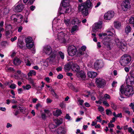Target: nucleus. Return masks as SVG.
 Segmentation results:
<instances>
[{
	"instance_id": "nucleus-8",
	"label": "nucleus",
	"mask_w": 134,
	"mask_h": 134,
	"mask_svg": "<svg viewBox=\"0 0 134 134\" xmlns=\"http://www.w3.org/2000/svg\"><path fill=\"white\" fill-rule=\"evenodd\" d=\"M78 9L79 12L84 16H86L88 14V9L85 5V4L84 3L79 4Z\"/></svg>"
},
{
	"instance_id": "nucleus-24",
	"label": "nucleus",
	"mask_w": 134,
	"mask_h": 134,
	"mask_svg": "<svg viewBox=\"0 0 134 134\" xmlns=\"http://www.w3.org/2000/svg\"><path fill=\"white\" fill-rule=\"evenodd\" d=\"M72 66V63H69L66 65L64 67V69L66 72L69 71L71 69Z\"/></svg>"
},
{
	"instance_id": "nucleus-53",
	"label": "nucleus",
	"mask_w": 134,
	"mask_h": 134,
	"mask_svg": "<svg viewBox=\"0 0 134 134\" xmlns=\"http://www.w3.org/2000/svg\"><path fill=\"white\" fill-rule=\"evenodd\" d=\"M16 85L14 83H12L10 86L9 87L12 89H14L16 88Z\"/></svg>"
},
{
	"instance_id": "nucleus-13",
	"label": "nucleus",
	"mask_w": 134,
	"mask_h": 134,
	"mask_svg": "<svg viewBox=\"0 0 134 134\" xmlns=\"http://www.w3.org/2000/svg\"><path fill=\"white\" fill-rule=\"evenodd\" d=\"M11 19L15 22L20 23L23 21V16L21 15L14 14L11 16Z\"/></svg>"
},
{
	"instance_id": "nucleus-64",
	"label": "nucleus",
	"mask_w": 134,
	"mask_h": 134,
	"mask_svg": "<svg viewBox=\"0 0 134 134\" xmlns=\"http://www.w3.org/2000/svg\"><path fill=\"white\" fill-rule=\"evenodd\" d=\"M117 83V82L116 81H114L112 84V86L113 87H115Z\"/></svg>"
},
{
	"instance_id": "nucleus-49",
	"label": "nucleus",
	"mask_w": 134,
	"mask_h": 134,
	"mask_svg": "<svg viewBox=\"0 0 134 134\" xmlns=\"http://www.w3.org/2000/svg\"><path fill=\"white\" fill-rule=\"evenodd\" d=\"M106 114L108 115H110L111 114L112 112L111 111L110 109H107L106 110Z\"/></svg>"
},
{
	"instance_id": "nucleus-23",
	"label": "nucleus",
	"mask_w": 134,
	"mask_h": 134,
	"mask_svg": "<svg viewBox=\"0 0 134 134\" xmlns=\"http://www.w3.org/2000/svg\"><path fill=\"white\" fill-rule=\"evenodd\" d=\"M9 9L7 8H2L1 9V17H3L8 13Z\"/></svg>"
},
{
	"instance_id": "nucleus-48",
	"label": "nucleus",
	"mask_w": 134,
	"mask_h": 134,
	"mask_svg": "<svg viewBox=\"0 0 134 134\" xmlns=\"http://www.w3.org/2000/svg\"><path fill=\"white\" fill-rule=\"evenodd\" d=\"M49 127L50 129H54L56 127V126L54 124L51 123L49 125Z\"/></svg>"
},
{
	"instance_id": "nucleus-10",
	"label": "nucleus",
	"mask_w": 134,
	"mask_h": 134,
	"mask_svg": "<svg viewBox=\"0 0 134 134\" xmlns=\"http://www.w3.org/2000/svg\"><path fill=\"white\" fill-rule=\"evenodd\" d=\"M77 50L75 47L73 45H71L69 46L68 48V52L69 55L73 56L76 53Z\"/></svg>"
},
{
	"instance_id": "nucleus-54",
	"label": "nucleus",
	"mask_w": 134,
	"mask_h": 134,
	"mask_svg": "<svg viewBox=\"0 0 134 134\" xmlns=\"http://www.w3.org/2000/svg\"><path fill=\"white\" fill-rule=\"evenodd\" d=\"M103 103L105 106L109 107V104L106 101H104L103 102Z\"/></svg>"
},
{
	"instance_id": "nucleus-55",
	"label": "nucleus",
	"mask_w": 134,
	"mask_h": 134,
	"mask_svg": "<svg viewBox=\"0 0 134 134\" xmlns=\"http://www.w3.org/2000/svg\"><path fill=\"white\" fill-rule=\"evenodd\" d=\"M41 118L43 120H45L46 119V116L45 114L44 113H42L41 114Z\"/></svg>"
},
{
	"instance_id": "nucleus-43",
	"label": "nucleus",
	"mask_w": 134,
	"mask_h": 134,
	"mask_svg": "<svg viewBox=\"0 0 134 134\" xmlns=\"http://www.w3.org/2000/svg\"><path fill=\"white\" fill-rule=\"evenodd\" d=\"M72 23L74 24H78L80 23V21L77 18H76L73 20Z\"/></svg>"
},
{
	"instance_id": "nucleus-12",
	"label": "nucleus",
	"mask_w": 134,
	"mask_h": 134,
	"mask_svg": "<svg viewBox=\"0 0 134 134\" xmlns=\"http://www.w3.org/2000/svg\"><path fill=\"white\" fill-rule=\"evenodd\" d=\"M115 15V13L112 10L108 11L104 15V18L107 20H110L112 19Z\"/></svg>"
},
{
	"instance_id": "nucleus-62",
	"label": "nucleus",
	"mask_w": 134,
	"mask_h": 134,
	"mask_svg": "<svg viewBox=\"0 0 134 134\" xmlns=\"http://www.w3.org/2000/svg\"><path fill=\"white\" fill-rule=\"evenodd\" d=\"M12 126V125L10 124L9 123H7V124L6 127L7 128H8L11 127Z\"/></svg>"
},
{
	"instance_id": "nucleus-5",
	"label": "nucleus",
	"mask_w": 134,
	"mask_h": 134,
	"mask_svg": "<svg viewBox=\"0 0 134 134\" xmlns=\"http://www.w3.org/2000/svg\"><path fill=\"white\" fill-rule=\"evenodd\" d=\"M114 30L113 28L108 29L106 31V32L102 33L99 34L98 35L100 39H102L103 38V36H107L105 37V40L107 38L108 39L110 38L113 37L115 36V35L113 34L112 32Z\"/></svg>"
},
{
	"instance_id": "nucleus-1",
	"label": "nucleus",
	"mask_w": 134,
	"mask_h": 134,
	"mask_svg": "<svg viewBox=\"0 0 134 134\" xmlns=\"http://www.w3.org/2000/svg\"><path fill=\"white\" fill-rule=\"evenodd\" d=\"M62 21L57 18H55L52 22V29L54 32L55 38L58 42L65 44L68 39L70 33L68 31H64L58 32L57 30L62 28Z\"/></svg>"
},
{
	"instance_id": "nucleus-26",
	"label": "nucleus",
	"mask_w": 134,
	"mask_h": 134,
	"mask_svg": "<svg viewBox=\"0 0 134 134\" xmlns=\"http://www.w3.org/2000/svg\"><path fill=\"white\" fill-rule=\"evenodd\" d=\"M57 132L58 134H64L65 131L63 127L60 126L57 130Z\"/></svg>"
},
{
	"instance_id": "nucleus-20",
	"label": "nucleus",
	"mask_w": 134,
	"mask_h": 134,
	"mask_svg": "<svg viewBox=\"0 0 134 134\" xmlns=\"http://www.w3.org/2000/svg\"><path fill=\"white\" fill-rule=\"evenodd\" d=\"M24 8V5L22 4L19 3L15 6L14 8V11L16 12H21Z\"/></svg>"
},
{
	"instance_id": "nucleus-21",
	"label": "nucleus",
	"mask_w": 134,
	"mask_h": 134,
	"mask_svg": "<svg viewBox=\"0 0 134 134\" xmlns=\"http://www.w3.org/2000/svg\"><path fill=\"white\" fill-rule=\"evenodd\" d=\"M29 57V56L25 55L24 57V60L26 65L28 66H31L32 62Z\"/></svg>"
},
{
	"instance_id": "nucleus-15",
	"label": "nucleus",
	"mask_w": 134,
	"mask_h": 134,
	"mask_svg": "<svg viewBox=\"0 0 134 134\" xmlns=\"http://www.w3.org/2000/svg\"><path fill=\"white\" fill-rule=\"evenodd\" d=\"M94 68L95 69L98 70L104 67V64L102 60H97L94 63Z\"/></svg>"
},
{
	"instance_id": "nucleus-32",
	"label": "nucleus",
	"mask_w": 134,
	"mask_h": 134,
	"mask_svg": "<svg viewBox=\"0 0 134 134\" xmlns=\"http://www.w3.org/2000/svg\"><path fill=\"white\" fill-rule=\"evenodd\" d=\"M54 121L57 125H59L62 124V119H56L54 120Z\"/></svg>"
},
{
	"instance_id": "nucleus-28",
	"label": "nucleus",
	"mask_w": 134,
	"mask_h": 134,
	"mask_svg": "<svg viewBox=\"0 0 134 134\" xmlns=\"http://www.w3.org/2000/svg\"><path fill=\"white\" fill-rule=\"evenodd\" d=\"M84 3L85 4V5L87 6V8L88 9L89 8H90L92 6L91 1L90 0H87Z\"/></svg>"
},
{
	"instance_id": "nucleus-39",
	"label": "nucleus",
	"mask_w": 134,
	"mask_h": 134,
	"mask_svg": "<svg viewBox=\"0 0 134 134\" xmlns=\"http://www.w3.org/2000/svg\"><path fill=\"white\" fill-rule=\"evenodd\" d=\"M25 42L26 44H28L30 42H32V38L30 37H28L26 38L25 39Z\"/></svg>"
},
{
	"instance_id": "nucleus-19",
	"label": "nucleus",
	"mask_w": 134,
	"mask_h": 134,
	"mask_svg": "<svg viewBox=\"0 0 134 134\" xmlns=\"http://www.w3.org/2000/svg\"><path fill=\"white\" fill-rule=\"evenodd\" d=\"M61 5H62V6L60 7L58 10H61L64 8L68 7L69 5V0H62Z\"/></svg>"
},
{
	"instance_id": "nucleus-18",
	"label": "nucleus",
	"mask_w": 134,
	"mask_h": 134,
	"mask_svg": "<svg viewBox=\"0 0 134 134\" xmlns=\"http://www.w3.org/2000/svg\"><path fill=\"white\" fill-rule=\"evenodd\" d=\"M102 27V22L95 23L94 26L93 27L92 30L93 32H96L98 31Z\"/></svg>"
},
{
	"instance_id": "nucleus-51",
	"label": "nucleus",
	"mask_w": 134,
	"mask_h": 134,
	"mask_svg": "<svg viewBox=\"0 0 134 134\" xmlns=\"http://www.w3.org/2000/svg\"><path fill=\"white\" fill-rule=\"evenodd\" d=\"M128 131L131 134H134V130H133L131 127H130L128 128Z\"/></svg>"
},
{
	"instance_id": "nucleus-4",
	"label": "nucleus",
	"mask_w": 134,
	"mask_h": 134,
	"mask_svg": "<svg viewBox=\"0 0 134 134\" xmlns=\"http://www.w3.org/2000/svg\"><path fill=\"white\" fill-rule=\"evenodd\" d=\"M80 67L76 64L72 63V66L71 69L74 72H76V75L80 79L85 80L86 78V75L85 72L82 71L79 72L80 70Z\"/></svg>"
},
{
	"instance_id": "nucleus-44",
	"label": "nucleus",
	"mask_w": 134,
	"mask_h": 134,
	"mask_svg": "<svg viewBox=\"0 0 134 134\" xmlns=\"http://www.w3.org/2000/svg\"><path fill=\"white\" fill-rule=\"evenodd\" d=\"M98 109L99 111H100L102 114H103L104 113L103 112L104 109L102 106H99L98 108Z\"/></svg>"
},
{
	"instance_id": "nucleus-56",
	"label": "nucleus",
	"mask_w": 134,
	"mask_h": 134,
	"mask_svg": "<svg viewBox=\"0 0 134 134\" xmlns=\"http://www.w3.org/2000/svg\"><path fill=\"white\" fill-rule=\"evenodd\" d=\"M65 118L69 120H71V117L68 114H66V116L65 117Z\"/></svg>"
},
{
	"instance_id": "nucleus-50",
	"label": "nucleus",
	"mask_w": 134,
	"mask_h": 134,
	"mask_svg": "<svg viewBox=\"0 0 134 134\" xmlns=\"http://www.w3.org/2000/svg\"><path fill=\"white\" fill-rule=\"evenodd\" d=\"M1 44L2 46L5 47L7 46L8 45V43L7 41H3L1 42Z\"/></svg>"
},
{
	"instance_id": "nucleus-2",
	"label": "nucleus",
	"mask_w": 134,
	"mask_h": 134,
	"mask_svg": "<svg viewBox=\"0 0 134 134\" xmlns=\"http://www.w3.org/2000/svg\"><path fill=\"white\" fill-rule=\"evenodd\" d=\"M64 58V54L61 52H59L57 54H56V52H54L52 53L51 57L47 58L44 62V63H46L47 65H48L49 63L52 61L57 60L58 61L60 60H63Z\"/></svg>"
},
{
	"instance_id": "nucleus-17",
	"label": "nucleus",
	"mask_w": 134,
	"mask_h": 134,
	"mask_svg": "<svg viewBox=\"0 0 134 134\" xmlns=\"http://www.w3.org/2000/svg\"><path fill=\"white\" fill-rule=\"evenodd\" d=\"M125 81L127 84L132 85L134 84V77L131 75H127L126 77Z\"/></svg>"
},
{
	"instance_id": "nucleus-9",
	"label": "nucleus",
	"mask_w": 134,
	"mask_h": 134,
	"mask_svg": "<svg viewBox=\"0 0 134 134\" xmlns=\"http://www.w3.org/2000/svg\"><path fill=\"white\" fill-rule=\"evenodd\" d=\"M96 83L98 87L103 88L106 85V81L101 78H97L96 79Z\"/></svg>"
},
{
	"instance_id": "nucleus-63",
	"label": "nucleus",
	"mask_w": 134,
	"mask_h": 134,
	"mask_svg": "<svg viewBox=\"0 0 134 134\" xmlns=\"http://www.w3.org/2000/svg\"><path fill=\"white\" fill-rule=\"evenodd\" d=\"M131 107V108L134 109V103H131L129 105Z\"/></svg>"
},
{
	"instance_id": "nucleus-60",
	"label": "nucleus",
	"mask_w": 134,
	"mask_h": 134,
	"mask_svg": "<svg viewBox=\"0 0 134 134\" xmlns=\"http://www.w3.org/2000/svg\"><path fill=\"white\" fill-rule=\"evenodd\" d=\"M35 8V6L32 5L30 7V9L32 11H33L34 10Z\"/></svg>"
},
{
	"instance_id": "nucleus-42",
	"label": "nucleus",
	"mask_w": 134,
	"mask_h": 134,
	"mask_svg": "<svg viewBox=\"0 0 134 134\" xmlns=\"http://www.w3.org/2000/svg\"><path fill=\"white\" fill-rule=\"evenodd\" d=\"M34 45V44L33 42L26 44V47L29 49H30L32 48L33 46Z\"/></svg>"
},
{
	"instance_id": "nucleus-16",
	"label": "nucleus",
	"mask_w": 134,
	"mask_h": 134,
	"mask_svg": "<svg viewBox=\"0 0 134 134\" xmlns=\"http://www.w3.org/2000/svg\"><path fill=\"white\" fill-rule=\"evenodd\" d=\"M15 74L14 76V78L16 79H23V77L26 76L25 74L22 72L20 70H18L16 73L13 72Z\"/></svg>"
},
{
	"instance_id": "nucleus-57",
	"label": "nucleus",
	"mask_w": 134,
	"mask_h": 134,
	"mask_svg": "<svg viewBox=\"0 0 134 134\" xmlns=\"http://www.w3.org/2000/svg\"><path fill=\"white\" fill-rule=\"evenodd\" d=\"M60 106L62 108H63L65 107V104L64 102H62L60 103Z\"/></svg>"
},
{
	"instance_id": "nucleus-61",
	"label": "nucleus",
	"mask_w": 134,
	"mask_h": 134,
	"mask_svg": "<svg viewBox=\"0 0 134 134\" xmlns=\"http://www.w3.org/2000/svg\"><path fill=\"white\" fill-rule=\"evenodd\" d=\"M79 104L81 105H82L84 102V101L83 100L79 99L78 100Z\"/></svg>"
},
{
	"instance_id": "nucleus-27",
	"label": "nucleus",
	"mask_w": 134,
	"mask_h": 134,
	"mask_svg": "<svg viewBox=\"0 0 134 134\" xmlns=\"http://www.w3.org/2000/svg\"><path fill=\"white\" fill-rule=\"evenodd\" d=\"M21 61L17 57L15 58L13 60L14 64L16 65H19L21 63Z\"/></svg>"
},
{
	"instance_id": "nucleus-31",
	"label": "nucleus",
	"mask_w": 134,
	"mask_h": 134,
	"mask_svg": "<svg viewBox=\"0 0 134 134\" xmlns=\"http://www.w3.org/2000/svg\"><path fill=\"white\" fill-rule=\"evenodd\" d=\"M36 72L34 70H31L27 74V75L28 77L35 76L36 75Z\"/></svg>"
},
{
	"instance_id": "nucleus-59",
	"label": "nucleus",
	"mask_w": 134,
	"mask_h": 134,
	"mask_svg": "<svg viewBox=\"0 0 134 134\" xmlns=\"http://www.w3.org/2000/svg\"><path fill=\"white\" fill-rule=\"evenodd\" d=\"M101 115H100L99 116H98L97 117V119L99 120L98 121H98L100 122L102 121V119L100 118Z\"/></svg>"
},
{
	"instance_id": "nucleus-6",
	"label": "nucleus",
	"mask_w": 134,
	"mask_h": 134,
	"mask_svg": "<svg viewBox=\"0 0 134 134\" xmlns=\"http://www.w3.org/2000/svg\"><path fill=\"white\" fill-rule=\"evenodd\" d=\"M131 60L130 56L128 54H124L121 57L120 62L121 65L125 66L129 64Z\"/></svg>"
},
{
	"instance_id": "nucleus-37",
	"label": "nucleus",
	"mask_w": 134,
	"mask_h": 134,
	"mask_svg": "<svg viewBox=\"0 0 134 134\" xmlns=\"http://www.w3.org/2000/svg\"><path fill=\"white\" fill-rule=\"evenodd\" d=\"M133 41L132 40V38H131L126 41V42L127 43V44H128L129 46H131L134 44Z\"/></svg>"
},
{
	"instance_id": "nucleus-38",
	"label": "nucleus",
	"mask_w": 134,
	"mask_h": 134,
	"mask_svg": "<svg viewBox=\"0 0 134 134\" xmlns=\"http://www.w3.org/2000/svg\"><path fill=\"white\" fill-rule=\"evenodd\" d=\"M35 0H23V2L25 3L28 2V3L29 5H31L33 4Z\"/></svg>"
},
{
	"instance_id": "nucleus-41",
	"label": "nucleus",
	"mask_w": 134,
	"mask_h": 134,
	"mask_svg": "<svg viewBox=\"0 0 134 134\" xmlns=\"http://www.w3.org/2000/svg\"><path fill=\"white\" fill-rule=\"evenodd\" d=\"M24 90H29L31 88V86L29 84H27L26 86H23L22 87Z\"/></svg>"
},
{
	"instance_id": "nucleus-52",
	"label": "nucleus",
	"mask_w": 134,
	"mask_h": 134,
	"mask_svg": "<svg viewBox=\"0 0 134 134\" xmlns=\"http://www.w3.org/2000/svg\"><path fill=\"white\" fill-rule=\"evenodd\" d=\"M104 98L106 100L110 99V96L109 94H105L104 96Z\"/></svg>"
},
{
	"instance_id": "nucleus-22",
	"label": "nucleus",
	"mask_w": 134,
	"mask_h": 134,
	"mask_svg": "<svg viewBox=\"0 0 134 134\" xmlns=\"http://www.w3.org/2000/svg\"><path fill=\"white\" fill-rule=\"evenodd\" d=\"M71 7L69 5L68 7L62 9L61 10H58V13L60 15L64 13H69L71 11Z\"/></svg>"
},
{
	"instance_id": "nucleus-40",
	"label": "nucleus",
	"mask_w": 134,
	"mask_h": 134,
	"mask_svg": "<svg viewBox=\"0 0 134 134\" xmlns=\"http://www.w3.org/2000/svg\"><path fill=\"white\" fill-rule=\"evenodd\" d=\"M69 86H70V88L72 90L75 92H77L78 91V90L71 83L69 84Z\"/></svg>"
},
{
	"instance_id": "nucleus-47",
	"label": "nucleus",
	"mask_w": 134,
	"mask_h": 134,
	"mask_svg": "<svg viewBox=\"0 0 134 134\" xmlns=\"http://www.w3.org/2000/svg\"><path fill=\"white\" fill-rule=\"evenodd\" d=\"M64 23L67 26H68L70 25V20L69 19H65Z\"/></svg>"
},
{
	"instance_id": "nucleus-30",
	"label": "nucleus",
	"mask_w": 134,
	"mask_h": 134,
	"mask_svg": "<svg viewBox=\"0 0 134 134\" xmlns=\"http://www.w3.org/2000/svg\"><path fill=\"white\" fill-rule=\"evenodd\" d=\"M62 112L61 110L60 109H57L55 111H53V114L54 115L58 116Z\"/></svg>"
},
{
	"instance_id": "nucleus-3",
	"label": "nucleus",
	"mask_w": 134,
	"mask_h": 134,
	"mask_svg": "<svg viewBox=\"0 0 134 134\" xmlns=\"http://www.w3.org/2000/svg\"><path fill=\"white\" fill-rule=\"evenodd\" d=\"M123 85L121 86L120 88V91L122 94H124L126 96H132L134 93L133 88L131 86L128 85L125 88Z\"/></svg>"
},
{
	"instance_id": "nucleus-14",
	"label": "nucleus",
	"mask_w": 134,
	"mask_h": 134,
	"mask_svg": "<svg viewBox=\"0 0 134 134\" xmlns=\"http://www.w3.org/2000/svg\"><path fill=\"white\" fill-rule=\"evenodd\" d=\"M43 53H45L48 55H49L51 54L50 57H51L52 53H54V52L52 51L51 47L47 45L43 47Z\"/></svg>"
},
{
	"instance_id": "nucleus-34",
	"label": "nucleus",
	"mask_w": 134,
	"mask_h": 134,
	"mask_svg": "<svg viewBox=\"0 0 134 134\" xmlns=\"http://www.w3.org/2000/svg\"><path fill=\"white\" fill-rule=\"evenodd\" d=\"M131 27L129 25H127L125 29V32L127 34H128L131 31Z\"/></svg>"
},
{
	"instance_id": "nucleus-58",
	"label": "nucleus",
	"mask_w": 134,
	"mask_h": 134,
	"mask_svg": "<svg viewBox=\"0 0 134 134\" xmlns=\"http://www.w3.org/2000/svg\"><path fill=\"white\" fill-rule=\"evenodd\" d=\"M5 31V35L7 37H9V35H10V33L9 31Z\"/></svg>"
},
{
	"instance_id": "nucleus-11",
	"label": "nucleus",
	"mask_w": 134,
	"mask_h": 134,
	"mask_svg": "<svg viewBox=\"0 0 134 134\" xmlns=\"http://www.w3.org/2000/svg\"><path fill=\"white\" fill-rule=\"evenodd\" d=\"M130 0H125L123 2L121 7L122 10L124 11H127L131 7Z\"/></svg>"
},
{
	"instance_id": "nucleus-36",
	"label": "nucleus",
	"mask_w": 134,
	"mask_h": 134,
	"mask_svg": "<svg viewBox=\"0 0 134 134\" xmlns=\"http://www.w3.org/2000/svg\"><path fill=\"white\" fill-rule=\"evenodd\" d=\"M17 45L20 48H22L23 47L24 43L23 41L19 40L17 42Z\"/></svg>"
},
{
	"instance_id": "nucleus-25",
	"label": "nucleus",
	"mask_w": 134,
	"mask_h": 134,
	"mask_svg": "<svg viewBox=\"0 0 134 134\" xmlns=\"http://www.w3.org/2000/svg\"><path fill=\"white\" fill-rule=\"evenodd\" d=\"M88 76L90 78H93L96 77L97 75V73L92 71H89L87 73Z\"/></svg>"
},
{
	"instance_id": "nucleus-7",
	"label": "nucleus",
	"mask_w": 134,
	"mask_h": 134,
	"mask_svg": "<svg viewBox=\"0 0 134 134\" xmlns=\"http://www.w3.org/2000/svg\"><path fill=\"white\" fill-rule=\"evenodd\" d=\"M115 44L118 47L121 48L122 50V48L123 49H127L126 45L127 43L126 41L124 39L121 40L120 42V41L119 40L118 38H116L115 39Z\"/></svg>"
},
{
	"instance_id": "nucleus-35",
	"label": "nucleus",
	"mask_w": 134,
	"mask_h": 134,
	"mask_svg": "<svg viewBox=\"0 0 134 134\" xmlns=\"http://www.w3.org/2000/svg\"><path fill=\"white\" fill-rule=\"evenodd\" d=\"M5 31H9L12 29V27L10 24H7L5 23Z\"/></svg>"
},
{
	"instance_id": "nucleus-46",
	"label": "nucleus",
	"mask_w": 134,
	"mask_h": 134,
	"mask_svg": "<svg viewBox=\"0 0 134 134\" xmlns=\"http://www.w3.org/2000/svg\"><path fill=\"white\" fill-rule=\"evenodd\" d=\"M111 107L114 110H115L117 109L116 105L113 103L111 102Z\"/></svg>"
},
{
	"instance_id": "nucleus-45",
	"label": "nucleus",
	"mask_w": 134,
	"mask_h": 134,
	"mask_svg": "<svg viewBox=\"0 0 134 134\" xmlns=\"http://www.w3.org/2000/svg\"><path fill=\"white\" fill-rule=\"evenodd\" d=\"M29 81L30 83L32 84V86L34 87H35L36 83L34 82L33 80L30 78H29Z\"/></svg>"
},
{
	"instance_id": "nucleus-33",
	"label": "nucleus",
	"mask_w": 134,
	"mask_h": 134,
	"mask_svg": "<svg viewBox=\"0 0 134 134\" xmlns=\"http://www.w3.org/2000/svg\"><path fill=\"white\" fill-rule=\"evenodd\" d=\"M78 30V27L77 25H74L72 27L71 32L72 33L75 31H77Z\"/></svg>"
},
{
	"instance_id": "nucleus-29",
	"label": "nucleus",
	"mask_w": 134,
	"mask_h": 134,
	"mask_svg": "<svg viewBox=\"0 0 134 134\" xmlns=\"http://www.w3.org/2000/svg\"><path fill=\"white\" fill-rule=\"evenodd\" d=\"M114 24L115 28L117 29H119L121 25V23L118 21H115L114 23Z\"/></svg>"
}]
</instances>
